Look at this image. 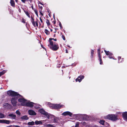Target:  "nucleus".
Listing matches in <instances>:
<instances>
[{"label":"nucleus","instance_id":"obj_19","mask_svg":"<svg viewBox=\"0 0 127 127\" xmlns=\"http://www.w3.org/2000/svg\"><path fill=\"white\" fill-rule=\"evenodd\" d=\"M21 119L22 120H28L29 118L27 115H25L21 117Z\"/></svg>","mask_w":127,"mask_h":127},{"label":"nucleus","instance_id":"obj_36","mask_svg":"<svg viewBox=\"0 0 127 127\" xmlns=\"http://www.w3.org/2000/svg\"><path fill=\"white\" fill-rule=\"evenodd\" d=\"M74 127H79V122H77L76 123L75 126Z\"/></svg>","mask_w":127,"mask_h":127},{"label":"nucleus","instance_id":"obj_10","mask_svg":"<svg viewBox=\"0 0 127 127\" xmlns=\"http://www.w3.org/2000/svg\"><path fill=\"white\" fill-rule=\"evenodd\" d=\"M72 114V113L68 111L64 112L62 114V115L64 116H66L68 115L70 116H71Z\"/></svg>","mask_w":127,"mask_h":127},{"label":"nucleus","instance_id":"obj_27","mask_svg":"<svg viewBox=\"0 0 127 127\" xmlns=\"http://www.w3.org/2000/svg\"><path fill=\"white\" fill-rule=\"evenodd\" d=\"M46 20V22L47 24V26H50V25L51 24L49 20L48 19H47Z\"/></svg>","mask_w":127,"mask_h":127},{"label":"nucleus","instance_id":"obj_22","mask_svg":"<svg viewBox=\"0 0 127 127\" xmlns=\"http://www.w3.org/2000/svg\"><path fill=\"white\" fill-rule=\"evenodd\" d=\"M10 121L8 120H4L3 123H4L6 124H9L10 123Z\"/></svg>","mask_w":127,"mask_h":127},{"label":"nucleus","instance_id":"obj_9","mask_svg":"<svg viewBox=\"0 0 127 127\" xmlns=\"http://www.w3.org/2000/svg\"><path fill=\"white\" fill-rule=\"evenodd\" d=\"M84 77L83 75H80L79 76L78 78H76L75 80L76 82L78 81L79 82H80L82 79H83Z\"/></svg>","mask_w":127,"mask_h":127},{"label":"nucleus","instance_id":"obj_32","mask_svg":"<svg viewBox=\"0 0 127 127\" xmlns=\"http://www.w3.org/2000/svg\"><path fill=\"white\" fill-rule=\"evenodd\" d=\"M16 113L19 116H20L21 115V113L18 110H17L16 112Z\"/></svg>","mask_w":127,"mask_h":127},{"label":"nucleus","instance_id":"obj_4","mask_svg":"<svg viewBox=\"0 0 127 127\" xmlns=\"http://www.w3.org/2000/svg\"><path fill=\"white\" fill-rule=\"evenodd\" d=\"M39 111L41 114L45 116L48 119H50V118L54 117V116L48 114V113L46 112L43 109L41 108L40 109Z\"/></svg>","mask_w":127,"mask_h":127},{"label":"nucleus","instance_id":"obj_53","mask_svg":"<svg viewBox=\"0 0 127 127\" xmlns=\"http://www.w3.org/2000/svg\"><path fill=\"white\" fill-rule=\"evenodd\" d=\"M55 35H56V34H54V37H55Z\"/></svg>","mask_w":127,"mask_h":127},{"label":"nucleus","instance_id":"obj_40","mask_svg":"<svg viewBox=\"0 0 127 127\" xmlns=\"http://www.w3.org/2000/svg\"><path fill=\"white\" fill-rule=\"evenodd\" d=\"M39 12L40 14L42 16L43 15V14L42 13V10H39Z\"/></svg>","mask_w":127,"mask_h":127},{"label":"nucleus","instance_id":"obj_51","mask_svg":"<svg viewBox=\"0 0 127 127\" xmlns=\"http://www.w3.org/2000/svg\"><path fill=\"white\" fill-rule=\"evenodd\" d=\"M15 1L16 2H18V0H15Z\"/></svg>","mask_w":127,"mask_h":127},{"label":"nucleus","instance_id":"obj_18","mask_svg":"<svg viewBox=\"0 0 127 127\" xmlns=\"http://www.w3.org/2000/svg\"><path fill=\"white\" fill-rule=\"evenodd\" d=\"M48 104L49 107L51 109H53V106L54 104L51 103L50 102H48Z\"/></svg>","mask_w":127,"mask_h":127},{"label":"nucleus","instance_id":"obj_31","mask_svg":"<svg viewBox=\"0 0 127 127\" xmlns=\"http://www.w3.org/2000/svg\"><path fill=\"white\" fill-rule=\"evenodd\" d=\"M105 122V121L103 120H100L99 122V123L102 125H104Z\"/></svg>","mask_w":127,"mask_h":127},{"label":"nucleus","instance_id":"obj_2","mask_svg":"<svg viewBox=\"0 0 127 127\" xmlns=\"http://www.w3.org/2000/svg\"><path fill=\"white\" fill-rule=\"evenodd\" d=\"M118 116L116 114H109L104 117V119L111 120L113 121H116L118 120Z\"/></svg>","mask_w":127,"mask_h":127},{"label":"nucleus","instance_id":"obj_6","mask_svg":"<svg viewBox=\"0 0 127 127\" xmlns=\"http://www.w3.org/2000/svg\"><path fill=\"white\" fill-rule=\"evenodd\" d=\"M64 105L60 104H54L53 106V109H59L64 106Z\"/></svg>","mask_w":127,"mask_h":127},{"label":"nucleus","instance_id":"obj_20","mask_svg":"<svg viewBox=\"0 0 127 127\" xmlns=\"http://www.w3.org/2000/svg\"><path fill=\"white\" fill-rule=\"evenodd\" d=\"M10 3L11 6L13 7H15V3L14 0H10Z\"/></svg>","mask_w":127,"mask_h":127},{"label":"nucleus","instance_id":"obj_47","mask_svg":"<svg viewBox=\"0 0 127 127\" xmlns=\"http://www.w3.org/2000/svg\"><path fill=\"white\" fill-rule=\"evenodd\" d=\"M39 4H41V5H43V4L42 3H41V2H40V1H39Z\"/></svg>","mask_w":127,"mask_h":127},{"label":"nucleus","instance_id":"obj_23","mask_svg":"<svg viewBox=\"0 0 127 127\" xmlns=\"http://www.w3.org/2000/svg\"><path fill=\"white\" fill-rule=\"evenodd\" d=\"M3 106L5 108H6L7 107H9L10 106H11L10 105L8 104V103H5L4 104Z\"/></svg>","mask_w":127,"mask_h":127},{"label":"nucleus","instance_id":"obj_62","mask_svg":"<svg viewBox=\"0 0 127 127\" xmlns=\"http://www.w3.org/2000/svg\"><path fill=\"white\" fill-rule=\"evenodd\" d=\"M55 119H54V120L55 121Z\"/></svg>","mask_w":127,"mask_h":127},{"label":"nucleus","instance_id":"obj_5","mask_svg":"<svg viewBox=\"0 0 127 127\" xmlns=\"http://www.w3.org/2000/svg\"><path fill=\"white\" fill-rule=\"evenodd\" d=\"M104 51L105 53L106 54L107 56H109L108 57L111 59H113V54L111 52L108 51H106L104 50Z\"/></svg>","mask_w":127,"mask_h":127},{"label":"nucleus","instance_id":"obj_25","mask_svg":"<svg viewBox=\"0 0 127 127\" xmlns=\"http://www.w3.org/2000/svg\"><path fill=\"white\" fill-rule=\"evenodd\" d=\"M34 122L32 121L31 122H29L28 123V125L30 126H32L34 125Z\"/></svg>","mask_w":127,"mask_h":127},{"label":"nucleus","instance_id":"obj_28","mask_svg":"<svg viewBox=\"0 0 127 127\" xmlns=\"http://www.w3.org/2000/svg\"><path fill=\"white\" fill-rule=\"evenodd\" d=\"M44 32L46 35H48L50 33V32L47 29H45Z\"/></svg>","mask_w":127,"mask_h":127},{"label":"nucleus","instance_id":"obj_37","mask_svg":"<svg viewBox=\"0 0 127 127\" xmlns=\"http://www.w3.org/2000/svg\"><path fill=\"white\" fill-rule=\"evenodd\" d=\"M39 8V10H42L43 9V7L42 6H41L39 5H38Z\"/></svg>","mask_w":127,"mask_h":127},{"label":"nucleus","instance_id":"obj_61","mask_svg":"<svg viewBox=\"0 0 127 127\" xmlns=\"http://www.w3.org/2000/svg\"><path fill=\"white\" fill-rule=\"evenodd\" d=\"M68 47H69V46H68Z\"/></svg>","mask_w":127,"mask_h":127},{"label":"nucleus","instance_id":"obj_8","mask_svg":"<svg viewBox=\"0 0 127 127\" xmlns=\"http://www.w3.org/2000/svg\"><path fill=\"white\" fill-rule=\"evenodd\" d=\"M31 21L32 25L34 27H35L36 26L37 27H38V24L37 21L35 22L34 21V19H31Z\"/></svg>","mask_w":127,"mask_h":127},{"label":"nucleus","instance_id":"obj_42","mask_svg":"<svg viewBox=\"0 0 127 127\" xmlns=\"http://www.w3.org/2000/svg\"><path fill=\"white\" fill-rule=\"evenodd\" d=\"M47 126L48 127H52L53 126L52 125L50 124L47 125Z\"/></svg>","mask_w":127,"mask_h":127},{"label":"nucleus","instance_id":"obj_13","mask_svg":"<svg viewBox=\"0 0 127 127\" xmlns=\"http://www.w3.org/2000/svg\"><path fill=\"white\" fill-rule=\"evenodd\" d=\"M52 40H53L55 41H56L57 40V39L56 38L54 39V38H49V43H50V44L51 45H52L53 43V42L52 41Z\"/></svg>","mask_w":127,"mask_h":127},{"label":"nucleus","instance_id":"obj_3","mask_svg":"<svg viewBox=\"0 0 127 127\" xmlns=\"http://www.w3.org/2000/svg\"><path fill=\"white\" fill-rule=\"evenodd\" d=\"M48 46L51 49L54 51L57 50L59 48V45L57 43L54 44V43H53L52 45H51L50 43H49L48 45Z\"/></svg>","mask_w":127,"mask_h":127},{"label":"nucleus","instance_id":"obj_15","mask_svg":"<svg viewBox=\"0 0 127 127\" xmlns=\"http://www.w3.org/2000/svg\"><path fill=\"white\" fill-rule=\"evenodd\" d=\"M122 115L124 119L127 120V112H125L123 113Z\"/></svg>","mask_w":127,"mask_h":127},{"label":"nucleus","instance_id":"obj_49","mask_svg":"<svg viewBox=\"0 0 127 127\" xmlns=\"http://www.w3.org/2000/svg\"><path fill=\"white\" fill-rule=\"evenodd\" d=\"M31 19H34V18H33L32 16H31Z\"/></svg>","mask_w":127,"mask_h":127},{"label":"nucleus","instance_id":"obj_46","mask_svg":"<svg viewBox=\"0 0 127 127\" xmlns=\"http://www.w3.org/2000/svg\"><path fill=\"white\" fill-rule=\"evenodd\" d=\"M6 127H13V126L12 125H10L8 126H7Z\"/></svg>","mask_w":127,"mask_h":127},{"label":"nucleus","instance_id":"obj_24","mask_svg":"<svg viewBox=\"0 0 127 127\" xmlns=\"http://www.w3.org/2000/svg\"><path fill=\"white\" fill-rule=\"evenodd\" d=\"M6 116L1 113H0V118L2 119L5 118Z\"/></svg>","mask_w":127,"mask_h":127},{"label":"nucleus","instance_id":"obj_21","mask_svg":"<svg viewBox=\"0 0 127 127\" xmlns=\"http://www.w3.org/2000/svg\"><path fill=\"white\" fill-rule=\"evenodd\" d=\"M24 12L27 16L29 18H30V13L27 11H26L24 10Z\"/></svg>","mask_w":127,"mask_h":127},{"label":"nucleus","instance_id":"obj_26","mask_svg":"<svg viewBox=\"0 0 127 127\" xmlns=\"http://www.w3.org/2000/svg\"><path fill=\"white\" fill-rule=\"evenodd\" d=\"M122 61H124V59H123V58H122L121 57L119 56L118 57V62L119 63H121L122 62V61H120V60H122Z\"/></svg>","mask_w":127,"mask_h":127},{"label":"nucleus","instance_id":"obj_50","mask_svg":"<svg viewBox=\"0 0 127 127\" xmlns=\"http://www.w3.org/2000/svg\"><path fill=\"white\" fill-rule=\"evenodd\" d=\"M65 51H66V53H68L67 50L66 49Z\"/></svg>","mask_w":127,"mask_h":127},{"label":"nucleus","instance_id":"obj_29","mask_svg":"<svg viewBox=\"0 0 127 127\" xmlns=\"http://www.w3.org/2000/svg\"><path fill=\"white\" fill-rule=\"evenodd\" d=\"M94 52V50H92L91 52V58H93V57Z\"/></svg>","mask_w":127,"mask_h":127},{"label":"nucleus","instance_id":"obj_39","mask_svg":"<svg viewBox=\"0 0 127 127\" xmlns=\"http://www.w3.org/2000/svg\"><path fill=\"white\" fill-rule=\"evenodd\" d=\"M61 37L63 39V40H65V37L64 35H62V36Z\"/></svg>","mask_w":127,"mask_h":127},{"label":"nucleus","instance_id":"obj_55","mask_svg":"<svg viewBox=\"0 0 127 127\" xmlns=\"http://www.w3.org/2000/svg\"><path fill=\"white\" fill-rule=\"evenodd\" d=\"M29 1L31 2L32 1V0H29Z\"/></svg>","mask_w":127,"mask_h":127},{"label":"nucleus","instance_id":"obj_43","mask_svg":"<svg viewBox=\"0 0 127 127\" xmlns=\"http://www.w3.org/2000/svg\"><path fill=\"white\" fill-rule=\"evenodd\" d=\"M4 120H0V123H3Z\"/></svg>","mask_w":127,"mask_h":127},{"label":"nucleus","instance_id":"obj_60","mask_svg":"<svg viewBox=\"0 0 127 127\" xmlns=\"http://www.w3.org/2000/svg\"><path fill=\"white\" fill-rule=\"evenodd\" d=\"M36 20H37V21H38V19H36Z\"/></svg>","mask_w":127,"mask_h":127},{"label":"nucleus","instance_id":"obj_12","mask_svg":"<svg viewBox=\"0 0 127 127\" xmlns=\"http://www.w3.org/2000/svg\"><path fill=\"white\" fill-rule=\"evenodd\" d=\"M28 113L29 114L31 115H36V113L35 111L32 110H29Z\"/></svg>","mask_w":127,"mask_h":127},{"label":"nucleus","instance_id":"obj_54","mask_svg":"<svg viewBox=\"0 0 127 127\" xmlns=\"http://www.w3.org/2000/svg\"><path fill=\"white\" fill-rule=\"evenodd\" d=\"M42 46V48H44V47H43L42 45V46Z\"/></svg>","mask_w":127,"mask_h":127},{"label":"nucleus","instance_id":"obj_44","mask_svg":"<svg viewBox=\"0 0 127 127\" xmlns=\"http://www.w3.org/2000/svg\"><path fill=\"white\" fill-rule=\"evenodd\" d=\"M24 3H25V2L26 1V0H21Z\"/></svg>","mask_w":127,"mask_h":127},{"label":"nucleus","instance_id":"obj_56","mask_svg":"<svg viewBox=\"0 0 127 127\" xmlns=\"http://www.w3.org/2000/svg\"><path fill=\"white\" fill-rule=\"evenodd\" d=\"M120 61H122H122H122V60H120Z\"/></svg>","mask_w":127,"mask_h":127},{"label":"nucleus","instance_id":"obj_52","mask_svg":"<svg viewBox=\"0 0 127 127\" xmlns=\"http://www.w3.org/2000/svg\"><path fill=\"white\" fill-rule=\"evenodd\" d=\"M50 30H51V32H52V31H53V30H52V29H51Z\"/></svg>","mask_w":127,"mask_h":127},{"label":"nucleus","instance_id":"obj_59","mask_svg":"<svg viewBox=\"0 0 127 127\" xmlns=\"http://www.w3.org/2000/svg\"><path fill=\"white\" fill-rule=\"evenodd\" d=\"M56 31H55V32H55V33H56Z\"/></svg>","mask_w":127,"mask_h":127},{"label":"nucleus","instance_id":"obj_30","mask_svg":"<svg viewBox=\"0 0 127 127\" xmlns=\"http://www.w3.org/2000/svg\"><path fill=\"white\" fill-rule=\"evenodd\" d=\"M5 72V70H3L2 71L0 72V77L3 75Z\"/></svg>","mask_w":127,"mask_h":127},{"label":"nucleus","instance_id":"obj_11","mask_svg":"<svg viewBox=\"0 0 127 127\" xmlns=\"http://www.w3.org/2000/svg\"><path fill=\"white\" fill-rule=\"evenodd\" d=\"M34 103L32 102H26V106L32 107L33 106V104Z\"/></svg>","mask_w":127,"mask_h":127},{"label":"nucleus","instance_id":"obj_41","mask_svg":"<svg viewBox=\"0 0 127 127\" xmlns=\"http://www.w3.org/2000/svg\"><path fill=\"white\" fill-rule=\"evenodd\" d=\"M42 18V17H40V18H39V19H40V20L41 22L42 23H43V20H42V19L41 18Z\"/></svg>","mask_w":127,"mask_h":127},{"label":"nucleus","instance_id":"obj_7","mask_svg":"<svg viewBox=\"0 0 127 127\" xmlns=\"http://www.w3.org/2000/svg\"><path fill=\"white\" fill-rule=\"evenodd\" d=\"M100 48H99L97 50V53L98 54V57L99 58V60L100 62V64H103V62L102 60L101 59V56L100 55Z\"/></svg>","mask_w":127,"mask_h":127},{"label":"nucleus","instance_id":"obj_58","mask_svg":"<svg viewBox=\"0 0 127 127\" xmlns=\"http://www.w3.org/2000/svg\"><path fill=\"white\" fill-rule=\"evenodd\" d=\"M26 25H27V23H26Z\"/></svg>","mask_w":127,"mask_h":127},{"label":"nucleus","instance_id":"obj_16","mask_svg":"<svg viewBox=\"0 0 127 127\" xmlns=\"http://www.w3.org/2000/svg\"><path fill=\"white\" fill-rule=\"evenodd\" d=\"M8 116L10 117H11V118L13 119H15L16 117V116L13 114H9L8 115Z\"/></svg>","mask_w":127,"mask_h":127},{"label":"nucleus","instance_id":"obj_17","mask_svg":"<svg viewBox=\"0 0 127 127\" xmlns=\"http://www.w3.org/2000/svg\"><path fill=\"white\" fill-rule=\"evenodd\" d=\"M18 101L20 102H25L27 101V100L24 98H19L18 100Z\"/></svg>","mask_w":127,"mask_h":127},{"label":"nucleus","instance_id":"obj_38","mask_svg":"<svg viewBox=\"0 0 127 127\" xmlns=\"http://www.w3.org/2000/svg\"><path fill=\"white\" fill-rule=\"evenodd\" d=\"M59 25L61 29H62V24L60 22H59Z\"/></svg>","mask_w":127,"mask_h":127},{"label":"nucleus","instance_id":"obj_48","mask_svg":"<svg viewBox=\"0 0 127 127\" xmlns=\"http://www.w3.org/2000/svg\"><path fill=\"white\" fill-rule=\"evenodd\" d=\"M32 10H34L35 9H34V8H33V6H32Z\"/></svg>","mask_w":127,"mask_h":127},{"label":"nucleus","instance_id":"obj_35","mask_svg":"<svg viewBox=\"0 0 127 127\" xmlns=\"http://www.w3.org/2000/svg\"><path fill=\"white\" fill-rule=\"evenodd\" d=\"M25 21H26V20L25 19H24L23 18H22L21 22L22 23L25 24V23H26Z\"/></svg>","mask_w":127,"mask_h":127},{"label":"nucleus","instance_id":"obj_14","mask_svg":"<svg viewBox=\"0 0 127 127\" xmlns=\"http://www.w3.org/2000/svg\"><path fill=\"white\" fill-rule=\"evenodd\" d=\"M34 123L36 125H42L43 124L42 121H38V120H36L34 122Z\"/></svg>","mask_w":127,"mask_h":127},{"label":"nucleus","instance_id":"obj_1","mask_svg":"<svg viewBox=\"0 0 127 127\" xmlns=\"http://www.w3.org/2000/svg\"><path fill=\"white\" fill-rule=\"evenodd\" d=\"M7 94L9 96L12 97L16 96L15 97L12 98L11 100V103L14 106H15L16 105L17 99L19 97H22V96L18 93L11 90L8 91L7 92Z\"/></svg>","mask_w":127,"mask_h":127},{"label":"nucleus","instance_id":"obj_34","mask_svg":"<svg viewBox=\"0 0 127 127\" xmlns=\"http://www.w3.org/2000/svg\"><path fill=\"white\" fill-rule=\"evenodd\" d=\"M34 12H35V13L36 15L38 17V13H37V10L36 9H35L34 10Z\"/></svg>","mask_w":127,"mask_h":127},{"label":"nucleus","instance_id":"obj_57","mask_svg":"<svg viewBox=\"0 0 127 127\" xmlns=\"http://www.w3.org/2000/svg\"><path fill=\"white\" fill-rule=\"evenodd\" d=\"M48 13H49V10L48 11Z\"/></svg>","mask_w":127,"mask_h":127},{"label":"nucleus","instance_id":"obj_33","mask_svg":"<svg viewBox=\"0 0 127 127\" xmlns=\"http://www.w3.org/2000/svg\"><path fill=\"white\" fill-rule=\"evenodd\" d=\"M21 105L22 106H26V103L25 102H23L21 103Z\"/></svg>","mask_w":127,"mask_h":127},{"label":"nucleus","instance_id":"obj_45","mask_svg":"<svg viewBox=\"0 0 127 127\" xmlns=\"http://www.w3.org/2000/svg\"><path fill=\"white\" fill-rule=\"evenodd\" d=\"M52 22L54 23V24H55L56 23V21L54 19V21H53Z\"/></svg>","mask_w":127,"mask_h":127}]
</instances>
